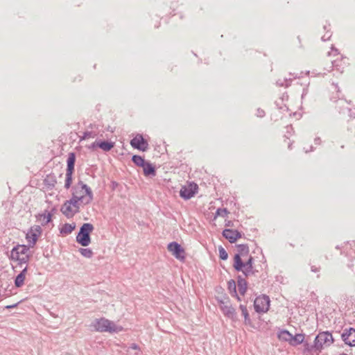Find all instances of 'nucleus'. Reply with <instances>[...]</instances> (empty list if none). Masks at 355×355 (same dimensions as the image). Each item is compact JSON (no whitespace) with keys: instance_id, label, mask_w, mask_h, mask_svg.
<instances>
[{"instance_id":"obj_42","label":"nucleus","mask_w":355,"mask_h":355,"mask_svg":"<svg viewBox=\"0 0 355 355\" xmlns=\"http://www.w3.org/2000/svg\"><path fill=\"white\" fill-rule=\"evenodd\" d=\"M320 270V267H317L315 266H312L311 267V270L313 272H319Z\"/></svg>"},{"instance_id":"obj_1","label":"nucleus","mask_w":355,"mask_h":355,"mask_svg":"<svg viewBox=\"0 0 355 355\" xmlns=\"http://www.w3.org/2000/svg\"><path fill=\"white\" fill-rule=\"evenodd\" d=\"M78 185H80L82 189H85V195H78V188H72V197L67 201L73 205V207H80V203L88 205L93 200V193L90 187L84 184L82 181L78 182Z\"/></svg>"},{"instance_id":"obj_49","label":"nucleus","mask_w":355,"mask_h":355,"mask_svg":"<svg viewBox=\"0 0 355 355\" xmlns=\"http://www.w3.org/2000/svg\"><path fill=\"white\" fill-rule=\"evenodd\" d=\"M352 124H355V120L354 121L352 122Z\"/></svg>"},{"instance_id":"obj_9","label":"nucleus","mask_w":355,"mask_h":355,"mask_svg":"<svg viewBox=\"0 0 355 355\" xmlns=\"http://www.w3.org/2000/svg\"><path fill=\"white\" fill-rule=\"evenodd\" d=\"M198 186L197 184L191 182L188 185L182 187L180 191V196L184 200H189L198 192Z\"/></svg>"},{"instance_id":"obj_47","label":"nucleus","mask_w":355,"mask_h":355,"mask_svg":"<svg viewBox=\"0 0 355 355\" xmlns=\"http://www.w3.org/2000/svg\"><path fill=\"white\" fill-rule=\"evenodd\" d=\"M321 143V139L320 137H317L315 139V144H317V145H319Z\"/></svg>"},{"instance_id":"obj_3","label":"nucleus","mask_w":355,"mask_h":355,"mask_svg":"<svg viewBox=\"0 0 355 355\" xmlns=\"http://www.w3.org/2000/svg\"><path fill=\"white\" fill-rule=\"evenodd\" d=\"M94 227L91 223H84L76 236V241L83 246H87L91 243L90 234Z\"/></svg>"},{"instance_id":"obj_48","label":"nucleus","mask_w":355,"mask_h":355,"mask_svg":"<svg viewBox=\"0 0 355 355\" xmlns=\"http://www.w3.org/2000/svg\"><path fill=\"white\" fill-rule=\"evenodd\" d=\"M96 147H97V146H96V141H94V142L91 145V148H96Z\"/></svg>"},{"instance_id":"obj_27","label":"nucleus","mask_w":355,"mask_h":355,"mask_svg":"<svg viewBox=\"0 0 355 355\" xmlns=\"http://www.w3.org/2000/svg\"><path fill=\"white\" fill-rule=\"evenodd\" d=\"M132 161L136 166L140 167H142L146 162L142 157L137 155H135L132 157Z\"/></svg>"},{"instance_id":"obj_34","label":"nucleus","mask_w":355,"mask_h":355,"mask_svg":"<svg viewBox=\"0 0 355 355\" xmlns=\"http://www.w3.org/2000/svg\"><path fill=\"white\" fill-rule=\"evenodd\" d=\"M241 271L243 272L245 277L254 275L255 272V270H254V268H248V267H244Z\"/></svg>"},{"instance_id":"obj_41","label":"nucleus","mask_w":355,"mask_h":355,"mask_svg":"<svg viewBox=\"0 0 355 355\" xmlns=\"http://www.w3.org/2000/svg\"><path fill=\"white\" fill-rule=\"evenodd\" d=\"M265 115V112L263 110L258 109L257 110V116L259 117H263Z\"/></svg>"},{"instance_id":"obj_28","label":"nucleus","mask_w":355,"mask_h":355,"mask_svg":"<svg viewBox=\"0 0 355 355\" xmlns=\"http://www.w3.org/2000/svg\"><path fill=\"white\" fill-rule=\"evenodd\" d=\"M227 284H228V289H229L230 292L234 293V295L237 297L238 300H241L240 297L237 295V293H236V286L235 281L233 279H230L228 282Z\"/></svg>"},{"instance_id":"obj_10","label":"nucleus","mask_w":355,"mask_h":355,"mask_svg":"<svg viewBox=\"0 0 355 355\" xmlns=\"http://www.w3.org/2000/svg\"><path fill=\"white\" fill-rule=\"evenodd\" d=\"M316 343L320 344L321 349L323 345L326 347L330 346L334 343V338L329 331H322L318 334L315 338Z\"/></svg>"},{"instance_id":"obj_2","label":"nucleus","mask_w":355,"mask_h":355,"mask_svg":"<svg viewBox=\"0 0 355 355\" xmlns=\"http://www.w3.org/2000/svg\"><path fill=\"white\" fill-rule=\"evenodd\" d=\"M92 326L96 331L100 332L118 333L123 329L121 327L116 325L114 322L104 318L96 319Z\"/></svg>"},{"instance_id":"obj_18","label":"nucleus","mask_w":355,"mask_h":355,"mask_svg":"<svg viewBox=\"0 0 355 355\" xmlns=\"http://www.w3.org/2000/svg\"><path fill=\"white\" fill-rule=\"evenodd\" d=\"M144 175L146 177H154L156 175L155 167L149 162H146L142 166Z\"/></svg>"},{"instance_id":"obj_44","label":"nucleus","mask_w":355,"mask_h":355,"mask_svg":"<svg viewBox=\"0 0 355 355\" xmlns=\"http://www.w3.org/2000/svg\"><path fill=\"white\" fill-rule=\"evenodd\" d=\"M28 271V266H26L21 272L19 274H22L23 276L26 277V272Z\"/></svg>"},{"instance_id":"obj_30","label":"nucleus","mask_w":355,"mask_h":355,"mask_svg":"<svg viewBox=\"0 0 355 355\" xmlns=\"http://www.w3.org/2000/svg\"><path fill=\"white\" fill-rule=\"evenodd\" d=\"M31 255L26 254L22 257L19 256V259H11L12 261H17L18 265L27 264L30 261Z\"/></svg>"},{"instance_id":"obj_6","label":"nucleus","mask_w":355,"mask_h":355,"mask_svg":"<svg viewBox=\"0 0 355 355\" xmlns=\"http://www.w3.org/2000/svg\"><path fill=\"white\" fill-rule=\"evenodd\" d=\"M349 104L345 100L339 99L336 101V109L338 111L340 114H342L343 116H347L349 118H352L355 116V108H350L348 107Z\"/></svg>"},{"instance_id":"obj_4","label":"nucleus","mask_w":355,"mask_h":355,"mask_svg":"<svg viewBox=\"0 0 355 355\" xmlns=\"http://www.w3.org/2000/svg\"><path fill=\"white\" fill-rule=\"evenodd\" d=\"M238 253L234 257L233 267L235 270L239 272L243 269V260L242 257L246 256L249 254V247L247 244H239L236 245Z\"/></svg>"},{"instance_id":"obj_11","label":"nucleus","mask_w":355,"mask_h":355,"mask_svg":"<svg viewBox=\"0 0 355 355\" xmlns=\"http://www.w3.org/2000/svg\"><path fill=\"white\" fill-rule=\"evenodd\" d=\"M130 145L135 149L146 151L148 148V141L140 134H137L130 141Z\"/></svg>"},{"instance_id":"obj_13","label":"nucleus","mask_w":355,"mask_h":355,"mask_svg":"<svg viewBox=\"0 0 355 355\" xmlns=\"http://www.w3.org/2000/svg\"><path fill=\"white\" fill-rule=\"evenodd\" d=\"M80 207L76 206L73 207V205L71 204L68 201H65L64 203L62 205L60 211L64 214L67 218H71L76 214L79 212Z\"/></svg>"},{"instance_id":"obj_46","label":"nucleus","mask_w":355,"mask_h":355,"mask_svg":"<svg viewBox=\"0 0 355 355\" xmlns=\"http://www.w3.org/2000/svg\"><path fill=\"white\" fill-rule=\"evenodd\" d=\"M225 226L226 227H233L234 226V223L232 220H227L225 223Z\"/></svg>"},{"instance_id":"obj_39","label":"nucleus","mask_w":355,"mask_h":355,"mask_svg":"<svg viewBox=\"0 0 355 355\" xmlns=\"http://www.w3.org/2000/svg\"><path fill=\"white\" fill-rule=\"evenodd\" d=\"M226 300H228V299L226 298ZM218 302H219V306H220V308L221 310H222V306H228L229 305V301L228 300L225 302L224 300H220Z\"/></svg>"},{"instance_id":"obj_22","label":"nucleus","mask_w":355,"mask_h":355,"mask_svg":"<svg viewBox=\"0 0 355 355\" xmlns=\"http://www.w3.org/2000/svg\"><path fill=\"white\" fill-rule=\"evenodd\" d=\"M304 340V334H297L295 336L292 335L290 345L292 346H297L300 344H302Z\"/></svg>"},{"instance_id":"obj_17","label":"nucleus","mask_w":355,"mask_h":355,"mask_svg":"<svg viewBox=\"0 0 355 355\" xmlns=\"http://www.w3.org/2000/svg\"><path fill=\"white\" fill-rule=\"evenodd\" d=\"M304 345V350L303 353L305 355H309V354H311L313 352H321V346L320 344L316 343V341L314 340L313 345H311L308 343L307 342L303 343Z\"/></svg>"},{"instance_id":"obj_36","label":"nucleus","mask_w":355,"mask_h":355,"mask_svg":"<svg viewBox=\"0 0 355 355\" xmlns=\"http://www.w3.org/2000/svg\"><path fill=\"white\" fill-rule=\"evenodd\" d=\"M97 135L94 132H91V131H86L83 133V137H81V140L82 139H88V138H94Z\"/></svg>"},{"instance_id":"obj_16","label":"nucleus","mask_w":355,"mask_h":355,"mask_svg":"<svg viewBox=\"0 0 355 355\" xmlns=\"http://www.w3.org/2000/svg\"><path fill=\"white\" fill-rule=\"evenodd\" d=\"M222 234L231 243H235L237 239L241 238L242 236V234L240 232L232 229H225L223 231Z\"/></svg>"},{"instance_id":"obj_43","label":"nucleus","mask_w":355,"mask_h":355,"mask_svg":"<svg viewBox=\"0 0 355 355\" xmlns=\"http://www.w3.org/2000/svg\"><path fill=\"white\" fill-rule=\"evenodd\" d=\"M130 349H139V347L137 344L136 343H132L130 347H129Z\"/></svg>"},{"instance_id":"obj_8","label":"nucleus","mask_w":355,"mask_h":355,"mask_svg":"<svg viewBox=\"0 0 355 355\" xmlns=\"http://www.w3.org/2000/svg\"><path fill=\"white\" fill-rule=\"evenodd\" d=\"M41 234L42 228L40 225H34L29 229L26 235V239L30 247H34Z\"/></svg>"},{"instance_id":"obj_26","label":"nucleus","mask_w":355,"mask_h":355,"mask_svg":"<svg viewBox=\"0 0 355 355\" xmlns=\"http://www.w3.org/2000/svg\"><path fill=\"white\" fill-rule=\"evenodd\" d=\"M292 335L293 334H291L288 331L282 330L279 335V338L280 340L288 342V343H290Z\"/></svg>"},{"instance_id":"obj_5","label":"nucleus","mask_w":355,"mask_h":355,"mask_svg":"<svg viewBox=\"0 0 355 355\" xmlns=\"http://www.w3.org/2000/svg\"><path fill=\"white\" fill-rule=\"evenodd\" d=\"M75 162L76 154L74 153H69L67 160V172L64 183V188L67 189L70 188L72 183V175L74 171Z\"/></svg>"},{"instance_id":"obj_32","label":"nucleus","mask_w":355,"mask_h":355,"mask_svg":"<svg viewBox=\"0 0 355 355\" xmlns=\"http://www.w3.org/2000/svg\"><path fill=\"white\" fill-rule=\"evenodd\" d=\"M56 182H56L55 177H52V176H48L44 180L45 184L49 187H53L55 186V184H56Z\"/></svg>"},{"instance_id":"obj_38","label":"nucleus","mask_w":355,"mask_h":355,"mask_svg":"<svg viewBox=\"0 0 355 355\" xmlns=\"http://www.w3.org/2000/svg\"><path fill=\"white\" fill-rule=\"evenodd\" d=\"M290 81H291V79L289 80H288L287 79H284V80H279L277 81V85H279V87L285 86L286 87H287L290 85V83H289Z\"/></svg>"},{"instance_id":"obj_7","label":"nucleus","mask_w":355,"mask_h":355,"mask_svg":"<svg viewBox=\"0 0 355 355\" xmlns=\"http://www.w3.org/2000/svg\"><path fill=\"white\" fill-rule=\"evenodd\" d=\"M270 306L269 297L263 295L257 297L254 302V310L257 313H266L268 311Z\"/></svg>"},{"instance_id":"obj_40","label":"nucleus","mask_w":355,"mask_h":355,"mask_svg":"<svg viewBox=\"0 0 355 355\" xmlns=\"http://www.w3.org/2000/svg\"><path fill=\"white\" fill-rule=\"evenodd\" d=\"M73 188H78V195H84L83 192L85 193V189H82L78 185V183L76 187H73Z\"/></svg>"},{"instance_id":"obj_12","label":"nucleus","mask_w":355,"mask_h":355,"mask_svg":"<svg viewBox=\"0 0 355 355\" xmlns=\"http://www.w3.org/2000/svg\"><path fill=\"white\" fill-rule=\"evenodd\" d=\"M167 249L178 259L184 260L185 259L184 250L177 242H171L168 245Z\"/></svg>"},{"instance_id":"obj_21","label":"nucleus","mask_w":355,"mask_h":355,"mask_svg":"<svg viewBox=\"0 0 355 355\" xmlns=\"http://www.w3.org/2000/svg\"><path fill=\"white\" fill-rule=\"evenodd\" d=\"M96 146L105 152L110 151L114 146V143L108 141H96Z\"/></svg>"},{"instance_id":"obj_20","label":"nucleus","mask_w":355,"mask_h":355,"mask_svg":"<svg viewBox=\"0 0 355 355\" xmlns=\"http://www.w3.org/2000/svg\"><path fill=\"white\" fill-rule=\"evenodd\" d=\"M237 285L239 293L242 295H244L246 292L248 285L245 278L242 277L241 275H239L237 277Z\"/></svg>"},{"instance_id":"obj_15","label":"nucleus","mask_w":355,"mask_h":355,"mask_svg":"<svg viewBox=\"0 0 355 355\" xmlns=\"http://www.w3.org/2000/svg\"><path fill=\"white\" fill-rule=\"evenodd\" d=\"M343 340L349 346H355V329H345L341 335Z\"/></svg>"},{"instance_id":"obj_45","label":"nucleus","mask_w":355,"mask_h":355,"mask_svg":"<svg viewBox=\"0 0 355 355\" xmlns=\"http://www.w3.org/2000/svg\"><path fill=\"white\" fill-rule=\"evenodd\" d=\"M19 303H16V304H12V305H7L5 306L6 309H12V308H15L17 305H18Z\"/></svg>"},{"instance_id":"obj_33","label":"nucleus","mask_w":355,"mask_h":355,"mask_svg":"<svg viewBox=\"0 0 355 355\" xmlns=\"http://www.w3.org/2000/svg\"><path fill=\"white\" fill-rule=\"evenodd\" d=\"M219 257L222 260H226L228 258V254L223 247L221 245L218 247Z\"/></svg>"},{"instance_id":"obj_24","label":"nucleus","mask_w":355,"mask_h":355,"mask_svg":"<svg viewBox=\"0 0 355 355\" xmlns=\"http://www.w3.org/2000/svg\"><path fill=\"white\" fill-rule=\"evenodd\" d=\"M37 217L40 220L42 219L43 221L42 223V225H46L49 222L51 221L52 215H51V213L48 212L47 214L44 213V214H39Z\"/></svg>"},{"instance_id":"obj_25","label":"nucleus","mask_w":355,"mask_h":355,"mask_svg":"<svg viewBox=\"0 0 355 355\" xmlns=\"http://www.w3.org/2000/svg\"><path fill=\"white\" fill-rule=\"evenodd\" d=\"M239 308L241 310L242 315L244 317L245 323L246 324H251V320L250 318V315H249V313H248V311L246 306L241 304Z\"/></svg>"},{"instance_id":"obj_23","label":"nucleus","mask_w":355,"mask_h":355,"mask_svg":"<svg viewBox=\"0 0 355 355\" xmlns=\"http://www.w3.org/2000/svg\"><path fill=\"white\" fill-rule=\"evenodd\" d=\"M76 225L75 223L69 224V223H65L62 228L60 229V233L62 234H69L71 233V232L75 229Z\"/></svg>"},{"instance_id":"obj_31","label":"nucleus","mask_w":355,"mask_h":355,"mask_svg":"<svg viewBox=\"0 0 355 355\" xmlns=\"http://www.w3.org/2000/svg\"><path fill=\"white\" fill-rule=\"evenodd\" d=\"M79 252L84 257L86 258H91L94 254L92 250L89 248H80Z\"/></svg>"},{"instance_id":"obj_19","label":"nucleus","mask_w":355,"mask_h":355,"mask_svg":"<svg viewBox=\"0 0 355 355\" xmlns=\"http://www.w3.org/2000/svg\"><path fill=\"white\" fill-rule=\"evenodd\" d=\"M222 311L225 315L232 320L236 318V310L230 304L228 306H222Z\"/></svg>"},{"instance_id":"obj_14","label":"nucleus","mask_w":355,"mask_h":355,"mask_svg":"<svg viewBox=\"0 0 355 355\" xmlns=\"http://www.w3.org/2000/svg\"><path fill=\"white\" fill-rule=\"evenodd\" d=\"M31 247L29 245H17L15 246L11 252L10 255L9 256L10 259H19V256L22 257L28 254L27 252L29 250Z\"/></svg>"},{"instance_id":"obj_37","label":"nucleus","mask_w":355,"mask_h":355,"mask_svg":"<svg viewBox=\"0 0 355 355\" xmlns=\"http://www.w3.org/2000/svg\"><path fill=\"white\" fill-rule=\"evenodd\" d=\"M228 211L226 208H218L217 210H216V216H222V217H225L227 214H228Z\"/></svg>"},{"instance_id":"obj_35","label":"nucleus","mask_w":355,"mask_h":355,"mask_svg":"<svg viewBox=\"0 0 355 355\" xmlns=\"http://www.w3.org/2000/svg\"><path fill=\"white\" fill-rule=\"evenodd\" d=\"M253 263H254V259L252 256H250L249 259L245 262L243 261V268L244 267H248V268H254Z\"/></svg>"},{"instance_id":"obj_29","label":"nucleus","mask_w":355,"mask_h":355,"mask_svg":"<svg viewBox=\"0 0 355 355\" xmlns=\"http://www.w3.org/2000/svg\"><path fill=\"white\" fill-rule=\"evenodd\" d=\"M25 277L22 274H19L15 279V286L17 288L21 287L24 284Z\"/></svg>"}]
</instances>
